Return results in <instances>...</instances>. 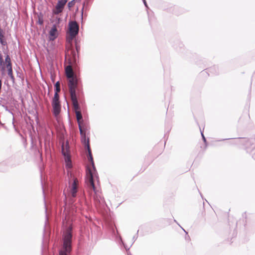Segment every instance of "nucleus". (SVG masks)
Segmentation results:
<instances>
[{
    "instance_id": "obj_14",
    "label": "nucleus",
    "mask_w": 255,
    "mask_h": 255,
    "mask_svg": "<svg viewBox=\"0 0 255 255\" xmlns=\"http://www.w3.org/2000/svg\"><path fill=\"white\" fill-rule=\"evenodd\" d=\"M75 114L77 121L78 124V127L79 128V126H81V122L83 121L82 115L80 111H76Z\"/></svg>"
},
{
    "instance_id": "obj_1",
    "label": "nucleus",
    "mask_w": 255,
    "mask_h": 255,
    "mask_svg": "<svg viewBox=\"0 0 255 255\" xmlns=\"http://www.w3.org/2000/svg\"><path fill=\"white\" fill-rule=\"evenodd\" d=\"M65 74L67 79L68 87L73 108L75 112L80 111V107L76 96V90L78 86L79 78L77 75L73 71L71 65L66 67Z\"/></svg>"
},
{
    "instance_id": "obj_20",
    "label": "nucleus",
    "mask_w": 255,
    "mask_h": 255,
    "mask_svg": "<svg viewBox=\"0 0 255 255\" xmlns=\"http://www.w3.org/2000/svg\"><path fill=\"white\" fill-rule=\"evenodd\" d=\"M76 208L80 210H82L84 209L83 204L80 201L78 203V204L76 206Z\"/></svg>"
},
{
    "instance_id": "obj_32",
    "label": "nucleus",
    "mask_w": 255,
    "mask_h": 255,
    "mask_svg": "<svg viewBox=\"0 0 255 255\" xmlns=\"http://www.w3.org/2000/svg\"><path fill=\"white\" fill-rule=\"evenodd\" d=\"M234 235H235V236L237 235V231H236L234 232Z\"/></svg>"
},
{
    "instance_id": "obj_24",
    "label": "nucleus",
    "mask_w": 255,
    "mask_h": 255,
    "mask_svg": "<svg viewBox=\"0 0 255 255\" xmlns=\"http://www.w3.org/2000/svg\"><path fill=\"white\" fill-rule=\"evenodd\" d=\"M46 245L45 246L43 244L42 245V255H43L44 253L46 252Z\"/></svg>"
},
{
    "instance_id": "obj_8",
    "label": "nucleus",
    "mask_w": 255,
    "mask_h": 255,
    "mask_svg": "<svg viewBox=\"0 0 255 255\" xmlns=\"http://www.w3.org/2000/svg\"><path fill=\"white\" fill-rule=\"evenodd\" d=\"M69 34L73 36H76L79 32V27L76 21H71L69 22Z\"/></svg>"
},
{
    "instance_id": "obj_25",
    "label": "nucleus",
    "mask_w": 255,
    "mask_h": 255,
    "mask_svg": "<svg viewBox=\"0 0 255 255\" xmlns=\"http://www.w3.org/2000/svg\"><path fill=\"white\" fill-rule=\"evenodd\" d=\"M38 23L40 25H42L43 23V20L41 18H39L38 20Z\"/></svg>"
},
{
    "instance_id": "obj_30",
    "label": "nucleus",
    "mask_w": 255,
    "mask_h": 255,
    "mask_svg": "<svg viewBox=\"0 0 255 255\" xmlns=\"http://www.w3.org/2000/svg\"><path fill=\"white\" fill-rule=\"evenodd\" d=\"M142 1H143V3H144V5H145L146 7H147V3H146V0H142Z\"/></svg>"
},
{
    "instance_id": "obj_27",
    "label": "nucleus",
    "mask_w": 255,
    "mask_h": 255,
    "mask_svg": "<svg viewBox=\"0 0 255 255\" xmlns=\"http://www.w3.org/2000/svg\"><path fill=\"white\" fill-rule=\"evenodd\" d=\"M65 220L66 222V223H68V222H70L69 219L68 218V217L66 216V213H65Z\"/></svg>"
},
{
    "instance_id": "obj_28",
    "label": "nucleus",
    "mask_w": 255,
    "mask_h": 255,
    "mask_svg": "<svg viewBox=\"0 0 255 255\" xmlns=\"http://www.w3.org/2000/svg\"><path fill=\"white\" fill-rule=\"evenodd\" d=\"M76 49L78 52L79 50H80V46H78L77 44H76Z\"/></svg>"
},
{
    "instance_id": "obj_4",
    "label": "nucleus",
    "mask_w": 255,
    "mask_h": 255,
    "mask_svg": "<svg viewBox=\"0 0 255 255\" xmlns=\"http://www.w3.org/2000/svg\"><path fill=\"white\" fill-rule=\"evenodd\" d=\"M68 190L71 197L75 198L77 196L79 187V180L72 173L68 174Z\"/></svg>"
},
{
    "instance_id": "obj_33",
    "label": "nucleus",
    "mask_w": 255,
    "mask_h": 255,
    "mask_svg": "<svg viewBox=\"0 0 255 255\" xmlns=\"http://www.w3.org/2000/svg\"><path fill=\"white\" fill-rule=\"evenodd\" d=\"M83 12L82 11V14H81V18H82V19L83 18Z\"/></svg>"
},
{
    "instance_id": "obj_7",
    "label": "nucleus",
    "mask_w": 255,
    "mask_h": 255,
    "mask_svg": "<svg viewBox=\"0 0 255 255\" xmlns=\"http://www.w3.org/2000/svg\"><path fill=\"white\" fill-rule=\"evenodd\" d=\"M67 2V0H59L55 6V8L52 9V14L54 15H57L61 13Z\"/></svg>"
},
{
    "instance_id": "obj_23",
    "label": "nucleus",
    "mask_w": 255,
    "mask_h": 255,
    "mask_svg": "<svg viewBox=\"0 0 255 255\" xmlns=\"http://www.w3.org/2000/svg\"><path fill=\"white\" fill-rule=\"evenodd\" d=\"M75 4V0H73L71 1H69L68 3V5L69 7H71Z\"/></svg>"
},
{
    "instance_id": "obj_10",
    "label": "nucleus",
    "mask_w": 255,
    "mask_h": 255,
    "mask_svg": "<svg viewBox=\"0 0 255 255\" xmlns=\"http://www.w3.org/2000/svg\"><path fill=\"white\" fill-rule=\"evenodd\" d=\"M79 131L81 135V142L85 144L86 147H87V145H90L89 138H86V131H84L82 126H79Z\"/></svg>"
},
{
    "instance_id": "obj_26",
    "label": "nucleus",
    "mask_w": 255,
    "mask_h": 255,
    "mask_svg": "<svg viewBox=\"0 0 255 255\" xmlns=\"http://www.w3.org/2000/svg\"><path fill=\"white\" fill-rule=\"evenodd\" d=\"M252 157L255 159V148L251 151Z\"/></svg>"
},
{
    "instance_id": "obj_11",
    "label": "nucleus",
    "mask_w": 255,
    "mask_h": 255,
    "mask_svg": "<svg viewBox=\"0 0 255 255\" xmlns=\"http://www.w3.org/2000/svg\"><path fill=\"white\" fill-rule=\"evenodd\" d=\"M49 40H54L58 36L57 29L56 24H53L49 31Z\"/></svg>"
},
{
    "instance_id": "obj_17",
    "label": "nucleus",
    "mask_w": 255,
    "mask_h": 255,
    "mask_svg": "<svg viewBox=\"0 0 255 255\" xmlns=\"http://www.w3.org/2000/svg\"><path fill=\"white\" fill-rule=\"evenodd\" d=\"M7 74L12 82H14L15 79L12 74V70L7 71Z\"/></svg>"
},
{
    "instance_id": "obj_9",
    "label": "nucleus",
    "mask_w": 255,
    "mask_h": 255,
    "mask_svg": "<svg viewBox=\"0 0 255 255\" xmlns=\"http://www.w3.org/2000/svg\"><path fill=\"white\" fill-rule=\"evenodd\" d=\"M52 106L53 115L56 117L60 114L61 111L60 101H52Z\"/></svg>"
},
{
    "instance_id": "obj_12",
    "label": "nucleus",
    "mask_w": 255,
    "mask_h": 255,
    "mask_svg": "<svg viewBox=\"0 0 255 255\" xmlns=\"http://www.w3.org/2000/svg\"><path fill=\"white\" fill-rule=\"evenodd\" d=\"M86 148L87 149L88 152V158L89 160L91 162V164L92 165V167H93V171H94V172H92V173L94 174V173L96 172V167L94 165V160H93V158L92 157V152H91V150L90 149V145H87V147H86ZM91 171H92V170H91ZM92 172H93V171H92Z\"/></svg>"
},
{
    "instance_id": "obj_36",
    "label": "nucleus",
    "mask_w": 255,
    "mask_h": 255,
    "mask_svg": "<svg viewBox=\"0 0 255 255\" xmlns=\"http://www.w3.org/2000/svg\"><path fill=\"white\" fill-rule=\"evenodd\" d=\"M42 190H43V193H44V189H43V187H42Z\"/></svg>"
},
{
    "instance_id": "obj_31",
    "label": "nucleus",
    "mask_w": 255,
    "mask_h": 255,
    "mask_svg": "<svg viewBox=\"0 0 255 255\" xmlns=\"http://www.w3.org/2000/svg\"><path fill=\"white\" fill-rule=\"evenodd\" d=\"M178 225L181 228H182V229L187 234V233L186 232L185 230H184L180 226V224H178Z\"/></svg>"
},
{
    "instance_id": "obj_2",
    "label": "nucleus",
    "mask_w": 255,
    "mask_h": 255,
    "mask_svg": "<svg viewBox=\"0 0 255 255\" xmlns=\"http://www.w3.org/2000/svg\"><path fill=\"white\" fill-rule=\"evenodd\" d=\"M72 227L71 225L66 228L62 235L63 243L59 255H70L72 252Z\"/></svg>"
},
{
    "instance_id": "obj_35",
    "label": "nucleus",
    "mask_w": 255,
    "mask_h": 255,
    "mask_svg": "<svg viewBox=\"0 0 255 255\" xmlns=\"http://www.w3.org/2000/svg\"><path fill=\"white\" fill-rule=\"evenodd\" d=\"M73 52L74 53V54H73V55H74V56H75V55H76V54H75V51H73Z\"/></svg>"
},
{
    "instance_id": "obj_15",
    "label": "nucleus",
    "mask_w": 255,
    "mask_h": 255,
    "mask_svg": "<svg viewBox=\"0 0 255 255\" xmlns=\"http://www.w3.org/2000/svg\"><path fill=\"white\" fill-rule=\"evenodd\" d=\"M50 224H45L43 229V237L46 238L50 234L49 230Z\"/></svg>"
},
{
    "instance_id": "obj_29",
    "label": "nucleus",
    "mask_w": 255,
    "mask_h": 255,
    "mask_svg": "<svg viewBox=\"0 0 255 255\" xmlns=\"http://www.w3.org/2000/svg\"><path fill=\"white\" fill-rule=\"evenodd\" d=\"M201 132L202 138H203L204 142H205L206 141V138H205V136H204V135H203V133H202V132L201 131Z\"/></svg>"
},
{
    "instance_id": "obj_5",
    "label": "nucleus",
    "mask_w": 255,
    "mask_h": 255,
    "mask_svg": "<svg viewBox=\"0 0 255 255\" xmlns=\"http://www.w3.org/2000/svg\"><path fill=\"white\" fill-rule=\"evenodd\" d=\"M87 175L89 177V179L87 181V185L88 186L89 189L93 190L95 193V196L94 197L95 202L101 203V202H103L102 197L98 193L97 191L96 190V188L94 183V175L91 171V169L89 168H87Z\"/></svg>"
},
{
    "instance_id": "obj_19",
    "label": "nucleus",
    "mask_w": 255,
    "mask_h": 255,
    "mask_svg": "<svg viewBox=\"0 0 255 255\" xmlns=\"http://www.w3.org/2000/svg\"><path fill=\"white\" fill-rule=\"evenodd\" d=\"M76 36H73L70 34L67 36V41L70 43Z\"/></svg>"
},
{
    "instance_id": "obj_16",
    "label": "nucleus",
    "mask_w": 255,
    "mask_h": 255,
    "mask_svg": "<svg viewBox=\"0 0 255 255\" xmlns=\"http://www.w3.org/2000/svg\"><path fill=\"white\" fill-rule=\"evenodd\" d=\"M54 87H55V92H59L60 91V82L59 81H57L55 85H54Z\"/></svg>"
},
{
    "instance_id": "obj_6",
    "label": "nucleus",
    "mask_w": 255,
    "mask_h": 255,
    "mask_svg": "<svg viewBox=\"0 0 255 255\" xmlns=\"http://www.w3.org/2000/svg\"><path fill=\"white\" fill-rule=\"evenodd\" d=\"M62 153L64 157L65 162L66 163V167L67 168H71L72 167V163L71 156L69 154V145L67 142L65 146L64 144L62 145Z\"/></svg>"
},
{
    "instance_id": "obj_21",
    "label": "nucleus",
    "mask_w": 255,
    "mask_h": 255,
    "mask_svg": "<svg viewBox=\"0 0 255 255\" xmlns=\"http://www.w3.org/2000/svg\"><path fill=\"white\" fill-rule=\"evenodd\" d=\"M5 62L6 64H8V62H11V59H10V56L8 55H7L5 56Z\"/></svg>"
},
{
    "instance_id": "obj_13",
    "label": "nucleus",
    "mask_w": 255,
    "mask_h": 255,
    "mask_svg": "<svg viewBox=\"0 0 255 255\" xmlns=\"http://www.w3.org/2000/svg\"><path fill=\"white\" fill-rule=\"evenodd\" d=\"M0 44L3 46H6L7 44L4 30L1 28H0Z\"/></svg>"
},
{
    "instance_id": "obj_22",
    "label": "nucleus",
    "mask_w": 255,
    "mask_h": 255,
    "mask_svg": "<svg viewBox=\"0 0 255 255\" xmlns=\"http://www.w3.org/2000/svg\"><path fill=\"white\" fill-rule=\"evenodd\" d=\"M6 66L7 68V71L12 70L11 62H8V64H6Z\"/></svg>"
},
{
    "instance_id": "obj_34",
    "label": "nucleus",
    "mask_w": 255,
    "mask_h": 255,
    "mask_svg": "<svg viewBox=\"0 0 255 255\" xmlns=\"http://www.w3.org/2000/svg\"><path fill=\"white\" fill-rule=\"evenodd\" d=\"M57 19H58V21H59L60 20V18H57Z\"/></svg>"
},
{
    "instance_id": "obj_3",
    "label": "nucleus",
    "mask_w": 255,
    "mask_h": 255,
    "mask_svg": "<svg viewBox=\"0 0 255 255\" xmlns=\"http://www.w3.org/2000/svg\"><path fill=\"white\" fill-rule=\"evenodd\" d=\"M109 231L110 233H111V239H114L117 242H121L123 244V246H124L125 249L128 251L129 250L130 248L131 247L132 244L134 243V242L136 241V240L137 238V234L138 232V230L137 231L136 234L133 236L132 237V244L129 246H128L124 243V242L122 241V238L120 236H119L118 232L117 230V229L115 226H111L110 229Z\"/></svg>"
},
{
    "instance_id": "obj_18",
    "label": "nucleus",
    "mask_w": 255,
    "mask_h": 255,
    "mask_svg": "<svg viewBox=\"0 0 255 255\" xmlns=\"http://www.w3.org/2000/svg\"><path fill=\"white\" fill-rule=\"evenodd\" d=\"M52 101H59V95L58 94V92H55L54 97L52 99Z\"/></svg>"
}]
</instances>
